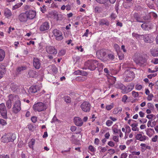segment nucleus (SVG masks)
Segmentation results:
<instances>
[{"label":"nucleus","mask_w":158,"mask_h":158,"mask_svg":"<svg viewBox=\"0 0 158 158\" xmlns=\"http://www.w3.org/2000/svg\"><path fill=\"white\" fill-rule=\"evenodd\" d=\"M47 108V104L42 102H38L35 104L33 108L35 111L41 112L45 110Z\"/></svg>","instance_id":"nucleus-1"},{"label":"nucleus","mask_w":158,"mask_h":158,"mask_svg":"<svg viewBox=\"0 0 158 158\" xmlns=\"http://www.w3.org/2000/svg\"><path fill=\"white\" fill-rule=\"evenodd\" d=\"M16 138V136L15 134L8 133L2 136V141L4 143H8L9 142H13Z\"/></svg>","instance_id":"nucleus-2"},{"label":"nucleus","mask_w":158,"mask_h":158,"mask_svg":"<svg viewBox=\"0 0 158 158\" xmlns=\"http://www.w3.org/2000/svg\"><path fill=\"white\" fill-rule=\"evenodd\" d=\"M97 61L96 60H88L85 63L86 68L91 71L94 70L96 68Z\"/></svg>","instance_id":"nucleus-3"},{"label":"nucleus","mask_w":158,"mask_h":158,"mask_svg":"<svg viewBox=\"0 0 158 158\" xmlns=\"http://www.w3.org/2000/svg\"><path fill=\"white\" fill-rule=\"evenodd\" d=\"M124 81L126 82L132 81L134 78L135 74L133 71L127 69L124 73Z\"/></svg>","instance_id":"nucleus-4"},{"label":"nucleus","mask_w":158,"mask_h":158,"mask_svg":"<svg viewBox=\"0 0 158 158\" xmlns=\"http://www.w3.org/2000/svg\"><path fill=\"white\" fill-rule=\"evenodd\" d=\"M97 57L103 61H106L107 60L106 53L104 50H98L96 52Z\"/></svg>","instance_id":"nucleus-5"},{"label":"nucleus","mask_w":158,"mask_h":158,"mask_svg":"<svg viewBox=\"0 0 158 158\" xmlns=\"http://www.w3.org/2000/svg\"><path fill=\"white\" fill-rule=\"evenodd\" d=\"M21 109L20 101L17 100L14 104L13 107L12 108V111L14 113L17 114L20 110Z\"/></svg>","instance_id":"nucleus-6"},{"label":"nucleus","mask_w":158,"mask_h":158,"mask_svg":"<svg viewBox=\"0 0 158 158\" xmlns=\"http://www.w3.org/2000/svg\"><path fill=\"white\" fill-rule=\"evenodd\" d=\"M0 113L2 117L5 119L7 118V112L5 104H0Z\"/></svg>","instance_id":"nucleus-7"},{"label":"nucleus","mask_w":158,"mask_h":158,"mask_svg":"<svg viewBox=\"0 0 158 158\" xmlns=\"http://www.w3.org/2000/svg\"><path fill=\"white\" fill-rule=\"evenodd\" d=\"M80 107L83 111L89 112L91 108V105L89 102L85 101L81 105Z\"/></svg>","instance_id":"nucleus-8"},{"label":"nucleus","mask_w":158,"mask_h":158,"mask_svg":"<svg viewBox=\"0 0 158 158\" xmlns=\"http://www.w3.org/2000/svg\"><path fill=\"white\" fill-rule=\"evenodd\" d=\"M141 25L142 28L144 30H149L153 27V24L150 22H144Z\"/></svg>","instance_id":"nucleus-9"},{"label":"nucleus","mask_w":158,"mask_h":158,"mask_svg":"<svg viewBox=\"0 0 158 158\" xmlns=\"http://www.w3.org/2000/svg\"><path fill=\"white\" fill-rule=\"evenodd\" d=\"M52 33L56 37V39L58 40H61L63 39V37L62 36V32L56 29L53 30Z\"/></svg>","instance_id":"nucleus-10"},{"label":"nucleus","mask_w":158,"mask_h":158,"mask_svg":"<svg viewBox=\"0 0 158 158\" xmlns=\"http://www.w3.org/2000/svg\"><path fill=\"white\" fill-rule=\"evenodd\" d=\"M135 137L136 139L139 140L140 141H145L147 139L148 137L144 135V133L142 132V133H139L137 134Z\"/></svg>","instance_id":"nucleus-11"},{"label":"nucleus","mask_w":158,"mask_h":158,"mask_svg":"<svg viewBox=\"0 0 158 158\" xmlns=\"http://www.w3.org/2000/svg\"><path fill=\"white\" fill-rule=\"evenodd\" d=\"M47 52L50 54H56L57 53V51L54 47L47 46L46 48Z\"/></svg>","instance_id":"nucleus-12"},{"label":"nucleus","mask_w":158,"mask_h":158,"mask_svg":"<svg viewBox=\"0 0 158 158\" xmlns=\"http://www.w3.org/2000/svg\"><path fill=\"white\" fill-rule=\"evenodd\" d=\"M49 23L47 22H44L42 23L40 27V30L41 31H47L49 28Z\"/></svg>","instance_id":"nucleus-13"},{"label":"nucleus","mask_w":158,"mask_h":158,"mask_svg":"<svg viewBox=\"0 0 158 158\" xmlns=\"http://www.w3.org/2000/svg\"><path fill=\"white\" fill-rule=\"evenodd\" d=\"M27 15L28 19H34L36 15V12L34 10H29L25 12Z\"/></svg>","instance_id":"nucleus-14"},{"label":"nucleus","mask_w":158,"mask_h":158,"mask_svg":"<svg viewBox=\"0 0 158 158\" xmlns=\"http://www.w3.org/2000/svg\"><path fill=\"white\" fill-rule=\"evenodd\" d=\"M26 13H22L19 16L18 19L21 22H26L28 20Z\"/></svg>","instance_id":"nucleus-15"},{"label":"nucleus","mask_w":158,"mask_h":158,"mask_svg":"<svg viewBox=\"0 0 158 158\" xmlns=\"http://www.w3.org/2000/svg\"><path fill=\"white\" fill-rule=\"evenodd\" d=\"M146 61V59L142 57H139L135 60V63L139 66L143 65Z\"/></svg>","instance_id":"nucleus-16"},{"label":"nucleus","mask_w":158,"mask_h":158,"mask_svg":"<svg viewBox=\"0 0 158 158\" xmlns=\"http://www.w3.org/2000/svg\"><path fill=\"white\" fill-rule=\"evenodd\" d=\"M33 65L35 68L39 69L40 67L41 63L40 60L36 58H35L33 59Z\"/></svg>","instance_id":"nucleus-17"},{"label":"nucleus","mask_w":158,"mask_h":158,"mask_svg":"<svg viewBox=\"0 0 158 158\" xmlns=\"http://www.w3.org/2000/svg\"><path fill=\"white\" fill-rule=\"evenodd\" d=\"M40 89V88L38 85L33 86L30 88L29 92L30 93H34L39 92Z\"/></svg>","instance_id":"nucleus-18"},{"label":"nucleus","mask_w":158,"mask_h":158,"mask_svg":"<svg viewBox=\"0 0 158 158\" xmlns=\"http://www.w3.org/2000/svg\"><path fill=\"white\" fill-rule=\"evenodd\" d=\"M74 122L75 124L78 126H81L83 124L82 119L79 117H75L74 118Z\"/></svg>","instance_id":"nucleus-19"},{"label":"nucleus","mask_w":158,"mask_h":158,"mask_svg":"<svg viewBox=\"0 0 158 158\" xmlns=\"http://www.w3.org/2000/svg\"><path fill=\"white\" fill-rule=\"evenodd\" d=\"M134 84L131 83L127 86V87L125 86L124 90H123V93H127L131 91L133 89Z\"/></svg>","instance_id":"nucleus-20"},{"label":"nucleus","mask_w":158,"mask_h":158,"mask_svg":"<svg viewBox=\"0 0 158 158\" xmlns=\"http://www.w3.org/2000/svg\"><path fill=\"white\" fill-rule=\"evenodd\" d=\"M143 38L145 42L150 43L152 42V41L151 39L150 35L149 34L143 35Z\"/></svg>","instance_id":"nucleus-21"},{"label":"nucleus","mask_w":158,"mask_h":158,"mask_svg":"<svg viewBox=\"0 0 158 158\" xmlns=\"http://www.w3.org/2000/svg\"><path fill=\"white\" fill-rule=\"evenodd\" d=\"M10 88L13 92H18L19 91V86L15 84L12 83L10 85Z\"/></svg>","instance_id":"nucleus-22"},{"label":"nucleus","mask_w":158,"mask_h":158,"mask_svg":"<svg viewBox=\"0 0 158 158\" xmlns=\"http://www.w3.org/2000/svg\"><path fill=\"white\" fill-rule=\"evenodd\" d=\"M6 72V68L3 65H0V79L2 77L3 75Z\"/></svg>","instance_id":"nucleus-23"},{"label":"nucleus","mask_w":158,"mask_h":158,"mask_svg":"<svg viewBox=\"0 0 158 158\" xmlns=\"http://www.w3.org/2000/svg\"><path fill=\"white\" fill-rule=\"evenodd\" d=\"M134 18L137 22L140 23H143L144 21L140 16L137 13H135L133 15Z\"/></svg>","instance_id":"nucleus-24"},{"label":"nucleus","mask_w":158,"mask_h":158,"mask_svg":"<svg viewBox=\"0 0 158 158\" xmlns=\"http://www.w3.org/2000/svg\"><path fill=\"white\" fill-rule=\"evenodd\" d=\"M5 52L2 49L0 48V62L2 61L5 57Z\"/></svg>","instance_id":"nucleus-25"},{"label":"nucleus","mask_w":158,"mask_h":158,"mask_svg":"<svg viewBox=\"0 0 158 158\" xmlns=\"http://www.w3.org/2000/svg\"><path fill=\"white\" fill-rule=\"evenodd\" d=\"M146 134L149 136L151 137L154 133V131L153 129L149 128L146 131Z\"/></svg>","instance_id":"nucleus-26"},{"label":"nucleus","mask_w":158,"mask_h":158,"mask_svg":"<svg viewBox=\"0 0 158 158\" xmlns=\"http://www.w3.org/2000/svg\"><path fill=\"white\" fill-rule=\"evenodd\" d=\"M99 24L101 25H105L106 26H109V24L108 20L104 19H102L99 21Z\"/></svg>","instance_id":"nucleus-27"},{"label":"nucleus","mask_w":158,"mask_h":158,"mask_svg":"<svg viewBox=\"0 0 158 158\" xmlns=\"http://www.w3.org/2000/svg\"><path fill=\"white\" fill-rule=\"evenodd\" d=\"M4 15L7 18H9L12 15V13L10 10L7 8H6L4 10Z\"/></svg>","instance_id":"nucleus-28"},{"label":"nucleus","mask_w":158,"mask_h":158,"mask_svg":"<svg viewBox=\"0 0 158 158\" xmlns=\"http://www.w3.org/2000/svg\"><path fill=\"white\" fill-rule=\"evenodd\" d=\"M115 86L116 88L121 89L122 90L123 92V90H124L125 86L121 83L116 84L115 85Z\"/></svg>","instance_id":"nucleus-29"},{"label":"nucleus","mask_w":158,"mask_h":158,"mask_svg":"<svg viewBox=\"0 0 158 158\" xmlns=\"http://www.w3.org/2000/svg\"><path fill=\"white\" fill-rule=\"evenodd\" d=\"M138 124L133 123L131 125L132 127V130L133 131H139V129L137 127Z\"/></svg>","instance_id":"nucleus-30"},{"label":"nucleus","mask_w":158,"mask_h":158,"mask_svg":"<svg viewBox=\"0 0 158 158\" xmlns=\"http://www.w3.org/2000/svg\"><path fill=\"white\" fill-rule=\"evenodd\" d=\"M132 36L133 37H135L136 39L139 40H140L143 38V35H140L135 33H133L132 34Z\"/></svg>","instance_id":"nucleus-31"},{"label":"nucleus","mask_w":158,"mask_h":158,"mask_svg":"<svg viewBox=\"0 0 158 158\" xmlns=\"http://www.w3.org/2000/svg\"><path fill=\"white\" fill-rule=\"evenodd\" d=\"M36 72L32 70H30L28 72V74L30 77H33L35 76Z\"/></svg>","instance_id":"nucleus-32"},{"label":"nucleus","mask_w":158,"mask_h":158,"mask_svg":"<svg viewBox=\"0 0 158 158\" xmlns=\"http://www.w3.org/2000/svg\"><path fill=\"white\" fill-rule=\"evenodd\" d=\"M13 99H8L6 102V105L8 109H10L12 106V103Z\"/></svg>","instance_id":"nucleus-33"},{"label":"nucleus","mask_w":158,"mask_h":158,"mask_svg":"<svg viewBox=\"0 0 158 158\" xmlns=\"http://www.w3.org/2000/svg\"><path fill=\"white\" fill-rule=\"evenodd\" d=\"M35 142V140L34 139H32L29 142L28 145L29 147L31 148H33V145H34Z\"/></svg>","instance_id":"nucleus-34"},{"label":"nucleus","mask_w":158,"mask_h":158,"mask_svg":"<svg viewBox=\"0 0 158 158\" xmlns=\"http://www.w3.org/2000/svg\"><path fill=\"white\" fill-rule=\"evenodd\" d=\"M75 74H80L82 75H83L86 76L87 74L86 72H84V71L78 70L77 71H76L74 72Z\"/></svg>","instance_id":"nucleus-35"},{"label":"nucleus","mask_w":158,"mask_h":158,"mask_svg":"<svg viewBox=\"0 0 158 158\" xmlns=\"http://www.w3.org/2000/svg\"><path fill=\"white\" fill-rule=\"evenodd\" d=\"M26 69L27 67L24 66L19 67L16 70L17 72L19 73L20 72L26 70Z\"/></svg>","instance_id":"nucleus-36"},{"label":"nucleus","mask_w":158,"mask_h":158,"mask_svg":"<svg viewBox=\"0 0 158 158\" xmlns=\"http://www.w3.org/2000/svg\"><path fill=\"white\" fill-rule=\"evenodd\" d=\"M151 53L153 56H158V51L156 49H152L151 50Z\"/></svg>","instance_id":"nucleus-37"},{"label":"nucleus","mask_w":158,"mask_h":158,"mask_svg":"<svg viewBox=\"0 0 158 158\" xmlns=\"http://www.w3.org/2000/svg\"><path fill=\"white\" fill-rule=\"evenodd\" d=\"M122 111V108L121 107H117L114 109L113 112V113L114 114H116L119 112H121Z\"/></svg>","instance_id":"nucleus-38"},{"label":"nucleus","mask_w":158,"mask_h":158,"mask_svg":"<svg viewBox=\"0 0 158 158\" xmlns=\"http://www.w3.org/2000/svg\"><path fill=\"white\" fill-rule=\"evenodd\" d=\"M113 107L114 104L113 103H112L110 105H107L106 106V109L108 110H109L113 108Z\"/></svg>","instance_id":"nucleus-39"},{"label":"nucleus","mask_w":158,"mask_h":158,"mask_svg":"<svg viewBox=\"0 0 158 158\" xmlns=\"http://www.w3.org/2000/svg\"><path fill=\"white\" fill-rule=\"evenodd\" d=\"M89 150L91 152H95L96 151L95 148L92 145H90L88 147Z\"/></svg>","instance_id":"nucleus-40"},{"label":"nucleus","mask_w":158,"mask_h":158,"mask_svg":"<svg viewBox=\"0 0 158 158\" xmlns=\"http://www.w3.org/2000/svg\"><path fill=\"white\" fill-rule=\"evenodd\" d=\"M108 58L110 60H113L114 59L115 56L113 54L110 53L108 55Z\"/></svg>","instance_id":"nucleus-41"},{"label":"nucleus","mask_w":158,"mask_h":158,"mask_svg":"<svg viewBox=\"0 0 158 158\" xmlns=\"http://www.w3.org/2000/svg\"><path fill=\"white\" fill-rule=\"evenodd\" d=\"M0 124L2 125H5L7 124L6 121L1 118H0Z\"/></svg>","instance_id":"nucleus-42"},{"label":"nucleus","mask_w":158,"mask_h":158,"mask_svg":"<svg viewBox=\"0 0 158 158\" xmlns=\"http://www.w3.org/2000/svg\"><path fill=\"white\" fill-rule=\"evenodd\" d=\"M132 94L133 96L135 98H139V94L138 92H135L134 91H133L132 92Z\"/></svg>","instance_id":"nucleus-43"},{"label":"nucleus","mask_w":158,"mask_h":158,"mask_svg":"<svg viewBox=\"0 0 158 158\" xmlns=\"http://www.w3.org/2000/svg\"><path fill=\"white\" fill-rule=\"evenodd\" d=\"M112 123L113 122L110 120H107L106 123V125L108 127L111 126L112 125Z\"/></svg>","instance_id":"nucleus-44"},{"label":"nucleus","mask_w":158,"mask_h":158,"mask_svg":"<svg viewBox=\"0 0 158 158\" xmlns=\"http://www.w3.org/2000/svg\"><path fill=\"white\" fill-rule=\"evenodd\" d=\"M127 154L126 153H123L121 155L120 158H126L127 156Z\"/></svg>","instance_id":"nucleus-45"},{"label":"nucleus","mask_w":158,"mask_h":158,"mask_svg":"<svg viewBox=\"0 0 158 158\" xmlns=\"http://www.w3.org/2000/svg\"><path fill=\"white\" fill-rule=\"evenodd\" d=\"M107 144L109 146L111 147H113L115 145L114 143L112 141H109Z\"/></svg>","instance_id":"nucleus-46"},{"label":"nucleus","mask_w":158,"mask_h":158,"mask_svg":"<svg viewBox=\"0 0 158 158\" xmlns=\"http://www.w3.org/2000/svg\"><path fill=\"white\" fill-rule=\"evenodd\" d=\"M97 64L96 65H97V67H99L100 69H101V70L102 69V64L101 63H98V61H97Z\"/></svg>","instance_id":"nucleus-47"},{"label":"nucleus","mask_w":158,"mask_h":158,"mask_svg":"<svg viewBox=\"0 0 158 158\" xmlns=\"http://www.w3.org/2000/svg\"><path fill=\"white\" fill-rule=\"evenodd\" d=\"M31 120L32 122L35 123L37 121V118L35 116H33L31 117Z\"/></svg>","instance_id":"nucleus-48"},{"label":"nucleus","mask_w":158,"mask_h":158,"mask_svg":"<svg viewBox=\"0 0 158 158\" xmlns=\"http://www.w3.org/2000/svg\"><path fill=\"white\" fill-rule=\"evenodd\" d=\"M77 79L79 81H83L86 79V78L84 77H78Z\"/></svg>","instance_id":"nucleus-49"},{"label":"nucleus","mask_w":158,"mask_h":158,"mask_svg":"<svg viewBox=\"0 0 158 158\" xmlns=\"http://www.w3.org/2000/svg\"><path fill=\"white\" fill-rule=\"evenodd\" d=\"M120 129H118L116 128H114L113 129L114 132L115 133H119V132H120Z\"/></svg>","instance_id":"nucleus-50"},{"label":"nucleus","mask_w":158,"mask_h":158,"mask_svg":"<svg viewBox=\"0 0 158 158\" xmlns=\"http://www.w3.org/2000/svg\"><path fill=\"white\" fill-rule=\"evenodd\" d=\"M142 88V86L141 85H137L135 86V89L138 90H140Z\"/></svg>","instance_id":"nucleus-51"},{"label":"nucleus","mask_w":158,"mask_h":158,"mask_svg":"<svg viewBox=\"0 0 158 158\" xmlns=\"http://www.w3.org/2000/svg\"><path fill=\"white\" fill-rule=\"evenodd\" d=\"M152 62L155 64H158V59L155 58L152 60Z\"/></svg>","instance_id":"nucleus-52"},{"label":"nucleus","mask_w":158,"mask_h":158,"mask_svg":"<svg viewBox=\"0 0 158 158\" xmlns=\"http://www.w3.org/2000/svg\"><path fill=\"white\" fill-rule=\"evenodd\" d=\"M113 140L116 142H118V136H114L113 137Z\"/></svg>","instance_id":"nucleus-53"},{"label":"nucleus","mask_w":158,"mask_h":158,"mask_svg":"<svg viewBox=\"0 0 158 158\" xmlns=\"http://www.w3.org/2000/svg\"><path fill=\"white\" fill-rule=\"evenodd\" d=\"M100 148L101 149V151L100 152H104L107 151V149L106 147H101Z\"/></svg>","instance_id":"nucleus-54"},{"label":"nucleus","mask_w":158,"mask_h":158,"mask_svg":"<svg viewBox=\"0 0 158 158\" xmlns=\"http://www.w3.org/2000/svg\"><path fill=\"white\" fill-rule=\"evenodd\" d=\"M118 6H119V4L118 3H116L115 6V10L117 12V13H118Z\"/></svg>","instance_id":"nucleus-55"},{"label":"nucleus","mask_w":158,"mask_h":158,"mask_svg":"<svg viewBox=\"0 0 158 158\" xmlns=\"http://www.w3.org/2000/svg\"><path fill=\"white\" fill-rule=\"evenodd\" d=\"M119 148L121 150H123L126 148V147L125 145H120Z\"/></svg>","instance_id":"nucleus-56"},{"label":"nucleus","mask_w":158,"mask_h":158,"mask_svg":"<svg viewBox=\"0 0 158 158\" xmlns=\"http://www.w3.org/2000/svg\"><path fill=\"white\" fill-rule=\"evenodd\" d=\"M114 47L117 51L119 49V46L117 44H114Z\"/></svg>","instance_id":"nucleus-57"},{"label":"nucleus","mask_w":158,"mask_h":158,"mask_svg":"<svg viewBox=\"0 0 158 158\" xmlns=\"http://www.w3.org/2000/svg\"><path fill=\"white\" fill-rule=\"evenodd\" d=\"M99 141H100L98 139L95 138L94 140V143L95 144L98 145L99 144Z\"/></svg>","instance_id":"nucleus-58"},{"label":"nucleus","mask_w":158,"mask_h":158,"mask_svg":"<svg viewBox=\"0 0 158 158\" xmlns=\"http://www.w3.org/2000/svg\"><path fill=\"white\" fill-rule=\"evenodd\" d=\"M76 127L75 126H72L71 127L70 130L72 132L75 131L76 129Z\"/></svg>","instance_id":"nucleus-59"},{"label":"nucleus","mask_w":158,"mask_h":158,"mask_svg":"<svg viewBox=\"0 0 158 158\" xmlns=\"http://www.w3.org/2000/svg\"><path fill=\"white\" fill-rule=\"evenodd\" d=\"M158 136L157 135H155L153 138L152 139V141L153 142H156V141Z\"/></svg>","instance_id":"nucleus-60"},{"label":"nucleus","mask_w":158,"mask_h":158,"mask_svg":"<svg viewBox=\"0 0 158 158\" xmlns=\"http://www.w3.org/2000/svg\"><path fill=\"white\" fill-rule=\"evenodd\" d=\"M118 55L119 57V59L120 60H122L123 58V55H120V53H118L117 52Z\"/></svg>","instance_id":"nucleus-61"},{"label":"nucleus","mask_w":158,"mask_h":158,"mask_svg":"<svg viewBox=\"0 0 158 158\" xmlns=\"http://www.w3.org/2000/svg\"><path fill=\"white\" fill-rule=\"evenodd\" d=\"M59 54L61 56L64 55L65 52L64 50H61L59 52Z\"/></svg>","instance_id":"nucleus-62"},{"label":"nucleus","mask_w":158,"mask_h":158,"mask_svg":"<svg viewBox=\"0 0 158 158\" xmlns=\"http://www.w3.org/2000/svg\"><path fill=\"white\" fill-rule=\"evenodd\" d=\"M143 19L145 21L148 20L150 19V17L149 16H145L143 17Z\"/></svg>","instance_id":"nucleus-63"},{"label":"nucleus","mask_w":158,"mask_h":158,"mask_svg":"<svg viewBox=\"0 0 158 158\" xmlns=\"http://www.w3.org/2000/svg\"><path fill=\"white\" fill-rule=\"evenodd\" d=\"M0 158H9V156L6 155H2L0 156Z\"/></svg>","instance_id":"nucleus-64"}]
</instances>
